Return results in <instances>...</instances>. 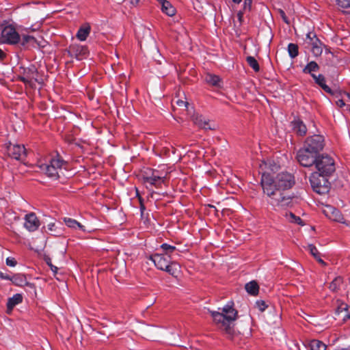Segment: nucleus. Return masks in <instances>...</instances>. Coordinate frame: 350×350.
I'll list each match as a JSON object with an SVG mask.
<instances>
[{
    "label": "nucleus",
    "mask_w": 350,
    "mask_h": 350,
    "mask_svg": "<svg viewBox=\"0 0 350 350\" xmlns=\"http://www.w3.org/2000/svg\"><path fill=\"white\" fill-rule=\"evenodd\" d=\"M330 176L319 172H312L309 177V181L313 191L321 195L327 193L331 187L329 180Z\"/></svg>",
    "instance_id": "obj_1"
},
{
    "label": "nucleus",
    "mask_w": 350,
    "mask_h": 350,
    "mask_svg": "<svg viewBox=\"0 0 350 350\" xmlns=\"http://www.w3.org/2000/svg\"><path fill=\"white\" fill-rule=\"evenodd\" d=\"M314 165L317 169L315 172L324 175L332 176L336 170L334 159L327 153L318 154Z\"/></svg>",
    "instance_id": "obj_2"
},
{
    "label": "nucleus",
    "mask_w": 350,
    "mask_h": 350,
    "mask_svg": "<svg viewBox=\"0 0 350 350\" xmlns=\"http://www.w3.org/2000/svg\"><path fill=\"white\" fill-rule=\"evenodd\" d=\"M294 176L287 172H282L275 176V189L284 191L291 189L295 185Z\"/></svg>",
    "instance_id": "obj_3"
},
{
    "label": "nucleus",
    "mask_w": 350,
    "mask_h": 350,
    "mask_svg": "<svg viewBox=\"0 0 350 350\" xmlns=\"http://www.w3.org/2000/svg\"><path fill=\"white\" fill-rule=\"evenodd\" d=\"M318 154L312 152L305 146L301 148L297 152L296 158L297 161L304 167H309L313 166Z\"/></svg>",
    "instance_id": "obj_4"
},
{
    "label": "nucleus",
    "mask_w": 350,
    "mask_h": 350,
    "mask_svg": "<svg viewBox=\"0 0 350 350\" xmlns=\"http://www.w3.org/2000/svg\"><path fill=\"white\" fill-rule=\"evenodd\" d=\"M304 146L317 154H321V152L325 146L324 137L320 134H314L306 138Z\"/></svg>",
    "instance_id": "obj_5"
},
{
    "label": "nucleus",
    "mask_w": 350,
    "mask_h": 350,
    "mask_svg": "<svg viewBox=\"0 0 350 350\" xmlns=\"http://www.w3.org/2000/svg\"><path fill=\"white\" fill-rule=\"evenodd\" d=\"M20 40V34L12 25H6L1 29V44H18Z\"/></svg>",
    "instance_id": "obj_6"
},
{
    "label": "nucleus",
    "mask_w": 350,
    "mask_h": 350,
    "mask_svg": "<svg viewBox=\"0 0 350 350\" xmlns=\"http://www.w3.org/2000/svg\"><path fill=\"white\" fill-rule=\"evenodd\" d=\"M165 179V176L159 174V172L157 170L149 169L143 174L144 182L155 187L161 185L164 183Z\"/></svg>",
    "instance_id": "obj_7"
},
{
    "label": "nucleus",
    "mask_w": 350,
    "mask_h": 350,
    "mask_svg": "<svg viewBox=\"0 0 350 350\" xmlns=\"http://www.w3.org/2000/svg\"><path fill=\"white\" fill-rule=\"evenodd\" d=\"M23 70V75L19 77V80L24 83H29L32 81L39 82L38 79V72L36 66L33 64L30 65L27 68H22Z\"/></svg>",
    "instance_id": "obj_8"
},
{
    "label": "nucleus",
    "mask_w": 350,
    "mask_h": 350,
    "mask_svg": "<svg viewBox=\"0 0 350 350\" xmlns=\"http://www.w3.org/2000/svg\"><path fill=\"white\" fill-rule=\"evenodd\" d=\"M68 53L70 57L82 60L88 57L89 49L87 45H69Z\"/></svg>",
    "instance_id": "obj_9"
},
{
    "label": "nucleus",
    "mask_w": 350,
    "mask_h": 350,
    "mask_svg": "<svg viewBox=\"0 0 350 350\" xmlns=\"http://www.w3.org/2000/svg\"><path fill=\"white\" fill-rule=\"evenodd\" d=\"M7 151L10 157L17 161L23 160L27 155V150L24 145L10 143L7 147Z\"/></svg>",
    "instance_id": "obj_10"
},
{
    "label": "nucleus",
    "mask_w": 350,
    "mask_h": 350,
    "mask_svg": "<svg viewBox=\"0 0 350 350\" xmlns=\"http://www.w3.org/2000/svg\"><path fill=\"white\" fill-rule=\"evenodd\" d=\"M40 226V221L34 213H30L25 216L24 227L29 232L36 231Z\"/></svg>",
    "instance_id": "obj_11"
},
{
    "label": "nucleus",
    "mask_w": 350,
    "mask_h": 350,
    "mask_svg": "<svg viewBox=\"0 0 350 350\" xmlns=\"http://www.w3.org/2000/svg\"><path fill=\"white\" fill-rule=\"evenodd\" d=\"M298 349L299 350H326L327 345L319 340L313 339L302 343V349L298 345Z\"/></svg>",
    "instance_id": "obj_12"
},
{
    "label": "nucleus",
    "mask_w": 350,
    "mask_h": 350,
    "mask_svg": "<svg viewBox=\"0 0 350 350\" xmlns=\"http://www.w3.org/2000/svg\"><path fill=\"white\" fill-rule=\"evenodd\" d=\"M291 126L293 131L299 136H304L308 131L304 122L299 118L295 117L291 122Z\"/></svg>",
    "instance_id": "obj_13"
},
{
    "label": "nucleus",
    "mask_w": 350,
    "mask_h": 350,
    "mask_svg": "<svg viewBox=\"0 0 350 350\" xmlns=\"http://www.w3.org/2000/svg\"><path fill=\"white\" fill-rule=\"evenodd\" d=\"M193 123L199 128L204 130H214L215 124H211L209 120L202 115H196L193 118Z\"/></svg>",
    "instance_id": "obj_14"
},
{
    "label": "nucleus",
    "mask_w": 350,
    "mask_h": 350,
    "mask_svg": "<svg viewBox=\"0 0 350 350\" xmlns=\"http://www.w3.org/2000/svg\"><path fill=\"white\" fill-rule=\"evenodd\" d=\"M208 312L211 314L214 322L216 323H221L224 327H225L228 323L233 322L232 318L230 317L224 316V313L211 310H208Z\"/></svg>",
    "instance_id": "obj_15"
},
{
    "label": "nucleus",
    "mask_w": 350,
    "mask_h": 350,
    "mask_svg": "<svg viewBox=\"0 0 350 350\" xmlns=\"http://www.w3.org/2000/svg\"><path fill=\"white\" fill-rule=\"evenodd\" d=\"M349 306L346 303H340L338 305L334 312V319H338L340 317L342 313H345L344 316L342 317V321H345L350 319V312L348 310Z\"/></svg>",
    "instance_id": "obj_16"
},
{
    "label": "nucleus",
    "mask_w": 350,
    "mask_h": 350,
    "mask_svg": "<svg viewBox=\"0 0 350 350\" xmlns=\"http://www.w3.org/2000/svg\"><path fill=\"white\" fill-rule=\"evenodd\" d=\"M312 77L314 80L315 83L318 84L325 92L332 95L334 94V91L326 84L324 75L322 74H319L318 75H312Z\"/></svg>",
    "instance_id": "obj_17"
},
{
    "label": "nucleus",
    "mask_w": 350,
    "mask_h": 350,
    "mask_svg": "<svg viewBox=\"0 0 350 350\" xmlns=\"http://www.w3.org/2000/svg\"><path fill=\"white\" fill-rule=\"evenodd\" d=\"M221 313H224V316L230 317L233 319V321L237 319L238 316L237 311L234 308V302L232 301L227 302L222 308V312Z\"/></svg>",
    "instance_id": "obj_18"
},
{
    "label": "nucleus",
    "mask_w": 350,
    "mask_h": 350,
    "mask_svg": "<svg viewBox=\"0 0 350 350\" xmlns=\"http://www.w3.org/2000/svg\"><path fill=\"white\" fill-rule=\"evenodd\" d=\"M42 171L44 172L46 175L52 179L57 180L59 178L57 170L50 163H44L40 165Z\"/></svg>",
    "instance_id": "obj_19"
},
{
    "label": "nucleus",
    "mask_w": 350,
    "mask_h": 350,
    "mask_svg": "<svg viewBox=\"0 0 350 350\" xmlns=\"http://www.w3.org/2000/svg\"><path fill=\"white\" fill-rule=\"evenodd\" d=\"M329 208L331 211L332 215L330 217L332 220L345 224L347 226L349 225L348 221L344 218L343 215L338 209L331 206H329Z\"/></svg>",
    "instance_id": "obj_20"
},
{
    "label": "nucleus",
    "mask_w": 350,
    "mask_h": 350,
    "mask_svg": "<svg viewBox=\"0 0 350 350\" xmlns=\"http://www.w3.org/2000/svg\"><path fill=\"white\" fill-rule=\"evenodd\" d=\"M154 258L155 260L154 266L159 270L163 269L165 265L171 260L170 256H166L164 254L158 253L155 254Z\"/></svg>",
    "instance_id": "obj_21"
},
{
    "label": "nucleus",
    "mask_w": 350,
    "mask_h": 350,
    "mask_svg": "<svg viewBox=\"0 0 350 350\" xmlns=\"http://www.w3.org/2000/svg\"><path fill=\"white\" fill-rule=\"evenodd\" d=\"M23 301V296L20 293L14 294L12 297H9L7 301V310L11 312L13 308Z\"/></svg>",
    "instance_id": "obj_22"
},
{
    "label": "nucleus",
    "mask_w": 350,
    "mask_h": 350,
    "mask_svg": "<svg viewBox=\"0 0 350 350\" xmlns=\"http://www.w3.org/2000/svg\"><path fill=\"white\" fill-rule=\"evenodd\" d=\"M161 271H164L170 275L176 277L180 271V265L175 262H172L170 260Z\"/></svg>",
    "instance_id": "obj_23"
},
{
    "label": "nucleus",
    "mask_w": 350,
    "mask_h": 350,
    "mask_svg": "<svg viewBox=\"0 0 350 350\" xmlns=\"http://www.w3.org/2000/svg\"><path fill=\"white\" fill-rule=\"evenodd\" d=\"M161 271H164L170 275L176 277L180 271V265L175 262H172L170 260Z\"/></svg>",
    "instance_id": "obj_24"
},
{
    "label": "nucleus",
    "mask_w": 350,
    "mask_h": 350,
    "mask_svg": "<svg viewBox=\"0 0 350 350\" xmlns=\"http://www.w3.org/2000/svg\"><path fill=\"white\" fill-rule=\"evenodd\" d=\"M246 292L250 295H257L259 292V286L256 280H252L245 285Z\"/></svg>",
    "instance_id": "obj_25"
},
{
    "label": "nucleus",
    "mask_w": 350,
    "mask_h": 350,
    "mask_svg": "<svg viewBox=\"0 0 350 350\" xmlns=\"http://www.w3.org/2000/svg\"><path fill=\"white\" fill-rule=\"evenodd\" d=\"M161 10L170 16H172L176 14V9L171 4V3L167 0H163L161 3Z\"/></svg>",
    "instance_id": "obj_26"
},
{
    "label": "nucleus",
    "mask_w": 350,
    "mask_h": 350,
    "mask_svg": "<svg viewBox=\"0 0 350 350\" xmlns=\"http://www.w3.org/2000/svg\"><path fill=\"white\" fill-rule=\"evenodd\" d=\"M64 221L65 224L70 228L76 229L78 228L79 229H80L81 230H82L83 232L85 230V226H83L81 224H80L79 222H78L77 220H75L74 219L69 218V217H64Z\"/></svg>",
    "instance_id": "obj_27"
},
{
    "label": "nucleus",
    "mask_w": 350,
    "mask_h": 350,
    "mask_svg": "<svg viewBox=\"0 0 350 350\" xmlns=\"http://www.w3.org/2000/svg\"><path fill=\"white\" fill-rule=\"evenodd\" d=\"M26 279L23 273H14L11 276V282L18 286H24Z\"/></svg>",
    "instance_id": "obj_28"
},
{
    "label": "nucleus",
    "mask_w": 350,
    "mask_h": 350,
    "mask_svg": "<svg viewBox=\"0 0 350 350\" xmlns=\"http://www.w3.org/2000/svg\"><path fill=\"white\" fill-rule=\"evenodd\" d=\"M205 80L208 83H209L213 86H215V87L221 86V79L218 75H213V74H208L206 76Z\"/></svg>",
    "instance_id": "obj_29"
},
{
    "label": "nucleus",
    "mask_w": 350,
    "mask_h": 350,
    "mask_svg": "<svg viewBox=\"0 0 350 350\" xmlns=\"http://www.w3.org/2000/svg\"><path fill=\"white\" fill-rule=\"evenodd\" d=\"M231 323H228L224 327V332L228 338L233 339L235 336L240 334V332L235 329L234 326H231Z\"/></svg>",
    "instance_id": "obj_30"
},
{
    "label": "nucleus",
    "mask_w": 350,
    "mask_h": 350,
    "mask_svg": "<svg viewBox=\"0 0 350 350\" xmlns=\"http://www.w3.org/2000/svg\"><path fill=\"white\" fill-rule=\"evenodd\" d=\"M90 31V27L88 25L81 27L77 31V38L83 42L85 41L88 36Z\"/></svg>",
    "instance_id": "obj_31"
},
{
    "label": "nucleus",
    "mask_w": 350,
    "mask_h": 350,
    "mask_svg": "<svg viewBox=\"0 0 350 350\" xmlns=\"http://www.w3.org/2000/svg\"><path fill=\"white\" fill-rule=\"evenodd\" d=\"M319 69V66L318 64L314 61H311L306 64L303 69V72L306 74H310L312 77V75H314L313 72L317 71Z\"/></svg>",
    "instance_id": "obj_32"
},
{
    "label": "nucleus",
    "mask_w": 350,
    "mask_h": 350,
    "mask_svg": "<svg viewBox=\"0 0 350 350\" xmlns=\"http://www.w3.org/2000/svg\"><path fill=\"white\" fill-rule=\"evenodd\" d=\"M308 250L311 255L314 256V258L321 264L325 265V262L321 258L320 253L318 251L317 248L313 244H309L308 245Z\"/></svg>",
    "instance_id": "obj_33"
},
{
    "label": "nucleus",
    "mask_w": 350,
    "mask_h": 350,
    "mask_svg": "<svg viewBox=\"0 0 350 350\" xmlns=\"http://www.w3.org/2000/svg\"><path fill=\"white\" fill-rule=\"evenodd\" d=\"M294 196L293 195H280L278 199V203L281 206H289L291 205L292 199Z\"/></svg>",
    "instance_id": "obj_34"
},
{
    "label": "nucleus",
    "mask_w": 350,
    "mask_h": 350,
    "mask_svg": "<svg viewBox=\"0 0 350 350\" xmlns=\"http://www.w3.org/2000/svg\"><path fill=\"white\" fill-rule=\"evenodd\" d=\"M261 186L275 185V177H273L270 174L263 173L260 180Z\"/></svg>",
    "instance_id": "obj_35"
},
{
    "label": "nucleus",
    "mask_w": 350,
    "mask_h": 350,
    "mask_svg": "<svg viewBox=\"0 0 350 350\" xmlns=\"http://www.w3.org/2000/svg\"><path fill=\"white\" fill-rule=\"evenodd\" d=\"M246 61L249 66L255 71L258 72L260 70V66L255 59V57L252 55H247L246 57Z\"/></svg>",
    "instance_id": "obj_36"
},
{
    "label": "nucleus",
    "mask_w": 350,
    "mask_h": 350,
    "mask_svg": "<svg viewBox=\"0 0 350 350\" xmlns=\"http://www.w3.org/2000/svg\"><path fill=\"white\" fill-rule=\"evenodd\" d=\"M23 42L25 43H29V44H40L41 40H40L38 38H41V36H39L38 38L35 36L34 35H25L23 34Z\"/></svg>",
    "instance_id": "obj_37"
},
{
    "label": "nucleus",
    "mask_w": 350,
    "mask_h": 350,
    "mask_svg": "<svg viewBox=\"0 0 350 350\" xmlns=\"http://www.w3.org/2000/svg\"><path fill=\"white\" fill-rule=\"evenodd\" d=\"M299 45H287V51L291 59L295 58L299 54Z\"/></svg>",
    "instance_id": "obj_38"
},
{
    "label": "nucleus",
    "mask_w": 350,
    "mask_h": 350,
    "mask_svg": "<svg viewBox=\"0 0 350 350\" xmlns=\"http://www.w3.org/2000/svg\"><path fill=\"white\" fill-rule=\"evenodd\" d=\"M305 42L306 44H318V42H320V40L314 32H309L306 35Z\"/></svg>",
    "instance_id": "obj_39"
},
{
    "label": "nucleus",
    "mask_w": 350,
    "mask_h": 350,
    "mask_svg": "<svg viewBox=\"0 0 350 350\" xmlns=\"http://www.w3.org/2000/svg\"><path fill=\"white\" fill-rule=\"evenodd\" d=\"M342 282V278L341 277H336L329 284V288L332 291H335L339 288Z\"/></svg>",
    "instance_id": "obj_40"
},
{
    "label": "nucleus",
    "mask_w": 350,
    "mask_h": 350,
    "mask_svg": "<svg viewBox=\"0 0 350 350\" xmlns=\"http://www.w3.org/2000/svg\"><path fill=\"white\" fill-rule=\"evenodd\" d=\"M161 248L163 250L165 255L170 256L172 253L176 250V247L174 245L164 243L161 245Z\"/></svg>",
    "instance_id": "obj_41"
},
{
    "label": "nucleus",
    "mask_w": 350,
    "mask_h": 350,
    "mask_svg": "<svg viewBox=\"0 0 350 350\" xmlns=\"http://www.w3.org/2000/svg\"><path fill=\"white\" fill-rule=\"evenodd\" d=\"M49 163L57 170L62 167L63 165L65 163V161L60 158H53L51 159Z\"/></svg>",
    "instance_id": "obj_42"
},
{
    "label": "nucleus",
    "mask_w": 350,
    "mask_h": 350,
    "mask_svg": "<svg viewBox=\"0 0 350 350\" xmlns=\"http://www.w3.org/2000/svg\"><path fill=\"white\" fill-rule=\"evenodd\" d=\"M337 5L343 12H349L345 10L350 8V0H337Z\"/></svg>",
    "instance_id": "obj_43"
},
{
    "label": "nucleus",
    "mask_w": 350,
    "mask_h": 350,
    "mask_svg": "<svg viewBox=\"0 0 350 350\" xmlns=\"http://www.w3.org/2000/svg\"><path fill=\"white\" fill-rule=\"evenodd\" d=\"M262 188L263 192L265 193H266L268 196H271L272 195H273L275 193V191L276 190L275 189L274 184L269 185V186L263 185V186H262Z\"/></svg>",
    "instance_id": "obj_44"
},
{
    "label": "nucleus",
    "mask_w": 350,
    "mask_h": 350,
    "mask_svg": "<svg viewBox=\"0 0 350 350\" xmlns=\"http://www.w3.org/2000/svg\"><path fill=\"white\" fill-rule=\"evenodd\" d=\"M312 52L314 56L317 57L321 55L323 52V45H312ZM327 45H323V46H326Z\"/></svg>",
    "instance_id": "obj_45"
},
{
    "label": "nucleus",
    "mask_w": 350,
    "mask_h": 350,
    "mask_svg": "<svg viewBox=\"0 0 350 350\" xmlns=\"http://www.w3.org/2000/svg\"><path fill=\"white\" fill-rule=\"evenodd\" d=\"M256 306L260 312H264L267 308V305L263 300H257L256 301Z\"/></svg>",
    "instance_id": "obj_46"
},
{
    "label": "nucleus",
    "mask_w": 350,
    "mask_h": 350,
    "mask_svg": "<svg viewBox=\"0 0 350 350\" xmlns=\"http://www.w3.org/2000/svg\"><path fill=\"white\" fill-rule=\"evenodd\" d=\"M289 215L293 219V222H295V224H297L299 225L304 226V222L299 217L296 216L293 213H290Z\"/></svg>",
    "instance_id": "obj_47"
},
{
    "label": "nucleus",
    "mask_w": 350,
    "mask_h": 350,
    "mask_svg": "<svg viewBox=\"0 0 350 350\" xmlns=\"http://www.w3.org/2000/svg\"><path fill=\"white\" fill-rule=\"evenodd\" d=\"M5 263L8 266L14 267L16 265L17 262L14 258L8 257L5 260Z\"/></svg>",
    "instance_id": "obj_48"
},
{
    "label": "nucleus",
    "mask_w": 350,
    "mask_h": 350,
    "mask_svg": "<svg viewBox=\"0 0 350 350\" xmlns=\"http://www.w3.org/2000/svg\"><path fill=\"white\" fill-rule=\"evenodd\" d=\"M278 12L280 14V17L283 20V21L286 24H290V21L288 20V17L286 16L285 12L281 9H280L278 10Z\"/></svg>",
    "instance_id": "obj_49"
},
{
    "label": "nucleus",
    "mask_w": 350,
    "mask_h": 350,
    "mask_svg": "<svg viewBox=\"0 0 350 350\" xmlns=\"http://www.w3.org/2000/svg\"><path fill=\"white\" fill-rule=\"evenodd\" d=\"M46 262L48 265V266L51 268V270L53 273H57V272L58 268L56 266H55V265H53L52 264L51 260L50 258L46 259Z\"/></svg>",
    "instance_id": "obj_50"
},
{
    "label": "nucleus",
    "mask_w": 350,
    "mask_h": 350,
    "mask_svg": "<svg viewBox=\"0 0 350 350\" xmlns=\"http://www.w3.org/2000/svg\"><path fill=\"white\" fill-rule=\"evenodd\" d=\"M253 0H244L243 9L245 10H250Z\"/></svg>",
    "instance_id": "obj_51"
},
{
    "label": "nucleus",
    "mask_w": 350,
    "mask_h": 350,
    "mask_svg": "<svg viewBox=\"0 0 350 350\" xmlns=\"http://www.w3.org/2000/svg\"><path fill=\"white\" fill-rule=\"evenodd\" d=\"M46 228H47V230L51 232H56L57 226H56L55 223H54V222H51V223L48 224L46 226Z\"/></svg>",
    "instance_id": "obj_52"
},
{
    "label": "nucleus",
    "mask_w": 350,
    "mask_h": 350,
    "mask_svg": "<svg viewBox=\"0 0 350 350\" xmlns=\"http://www.w3.org/2000/svg\"><path fill=\"white\" fill-rule=\"evenodd\" d=\"M176 103L178 106L179 107H185L186 108L188 107V105H189V103L187 102V101H184L183 100H180V99H178L176 101Z\"/></svg>",
    "instance_id": "obj_53"
},
{
    "label": "nucleus",
    "mask_w": 350,
    "mask_h": 350,
    "mask_svg": "<svg viewBox=\"0 0 350 350\" xmlns=\"http://www.w3.org/2000/svg\"><path fill=\"white\" fill-rule=\"evenodd\" d=\"M11 276L7 273L0 271V278L2 280L11 281Z\"/></svg>",
    "instance_id": "obj_54"
},
{
    "label": "nucleus",
    "mask_w": 350,
    "mask_h": 350,
    "mask_svg": "<svg viewBox=\"0 0 350 350\" xmlns=\"http://www.w3.org/2000/svg\"><path fill=\"white\" fill-rule=\"evenodd\" d=\"M24 286H27L32 290H36V286L33 283L27 282V280H25V282L24 284Z\"/></svg>",
    "instance_id": "obj_55"
},
{
    "label": "nucleus",
    "mask_w": 350,
    "mask_h": 350,
    "mask_svg": "<svg viewBox=\"0 0 350 350\" xmlns=\"http://www.w3.org/2000/svg\"><path fill=\"white\" fill-rule=\"evenodd\" d=\"M139 201H140L139 210L141 212V215H143L144 211L146 210V207H145L144 204H143L142 199L141 198H139Z\"/></svg>",
    "instance_id": "obj_56"
},
{
    "label": "nucleus",
    "mask_w": 350,
    "mask_h": 350,
    "mask_svg": "<svg viewBox=\"0 0 350 350\" xmlns=\"http://www.w3.org/2000/svg\"><path fill=\"white\" fill-rule=\"evenodd\" d=\"M6 57V53L4 51L0 49V62H3L4 59Z\"/></svg>",
    "instance_id": "obj_57"
},
{
    "label": "nucleus",
    "mask_w": 350,
    "mask_h": 350,
    "mask_svg": "<svg viewBox=\"0 0 350 350\" xmlns=\"http://www.w3.org/2000/svg\"><path fill=\"white\" fill-rule=\"evenodd\" d=\"M336 105L339 107H344L345 105V103L344 102V100L342 99H338L337 101H336Z\"/></svg>",
    "instance_id": "obj_58"
},
{
    "label": "nucleus",
    "mask_w": 350,
    "mask_h": 350,
    "mask_svg": "<svg viewBox=\"0 0 350 350\" xmlns=\"http://www.w3.org/2000/svg\"><path fill=\"white\" fill-rule=\"evenodd\" d=\"M46 46V45H41V44L37 45V49H38V52L40 53H44L43 49Z\"/></svg>",
    "instance_id": "obj_59"
},
{
    "label": "nucleus",
    "mask_w": 350,
    "mask_h": 350,
    "mask_svg": "<svg viewBox=\"0 0 350 350\" xmlns=\"http://www.w3.org/2000/svg\"><path fill=\"white\" fill-rule=\"evenodd\" d=\"M154 256H155V254H153V255H150L148 257V259L150 260L154 263V265L155 264V260H154Z\"/></svg>",
    "instance_id": "obj_60"
},
{
    "label": "nucleus",
    "mask_w": 350,
    "mask_h": 350,
    "mask_svg": "<svg viewBox=\"0 0 350 350\" xmlns=\"http://www.w3.org/2000/svg\"><path fill=\"white\" fill-rule=\"evenodd\" d=\"M242 16H243V14H242L241 12H239L238 13V18H239V20L240 21H241V18H242Z\"/></svg>",
    "instance_id": "obj_61"
},
{
    "label": "nucleus",
    "mask_w": 350,
    "mask_h": 350,
    "mask_svg": "<svg viewBox=\"0 0 350 350\" xmlns=\"http://www.w3.org/2000/svg\"><path fill=\"white\" fill-rule=\"evenodd\" d=\"M244 46V51H245V53H248L247 51H248V49L247 47V45H243Z\"/></svg>",
    "instance_id": "obj_62"
},
{
    "label": "nucleus",
    "mask_w": 350,
    "mask_h": 350,
    "mask_svg": "<svg viewBox=\"0 0 350 350\" xmlns=\"http://www.w3.org/2000/svg\"><path fill=\"white\" fill-rule=\"evenodd\" d=\"M242 0H232L234 3H240Z\"/></svg>",
    "instance_id": "obj_63"
},
{
    "label": "nucleus",
    "mask_w": 350,
    "mask_h": 350,
    "mask_svg": "<svg viewBox=\"0 0 350 350\" xmlns=\"http://www.w3.org/2000/svg\"><path fill=\"white\" fill-rule=\"evenodd\" d=\"M258 51H259V49H255L254 54H255V55H257V53H258Z\"/></svg>",
    "instance_id": "obj_64"
}]
</instances>
